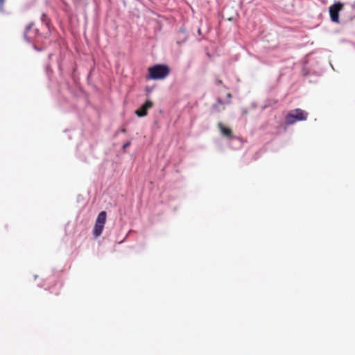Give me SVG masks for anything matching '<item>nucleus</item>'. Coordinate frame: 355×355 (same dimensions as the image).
<instances>
[{
    "mask_svg": "<svg viewBox=\"0 0 355 355\" xmlns=\"http://www.w3.org/2000/svg\"><path fill=\"white\" fill-rule=\"evenodd\" d=\"M307 117V112L300 108H296L288 112L285 118V123L287 125H292L297 121H306Z\"/></svg>",
    "mask_w": 355,
    "mask_h": 355,
    "instance_id": "obj_1",
    "label": "nucleus"
},
{
    "mask_svg": "<svg viewBox=\"0 0 355 355\" xmlns=\"http://www.w3.org/2000/svg\"><path fill=\"white\" fill-rule=\"evenodd\" d=\"M148 72L149 79H163L169 73V69L165 65L157 64L149 68Z\"/></svg>",
    "mask_w": 355,
    "mask_h": 355,
    "instance_id": "obj_2",
    "label": "nucleus"
},
{
    "mask_svg": "<svg viewBox=\"0 0 355 355\" xmlns=\"http://www.w3.org/2000/svg\"><path fill=\"white\" fill-rule=\"evenodd\" d=\"M344 3L340 1H335L329 8V12L331 21L336 24H344V21H340V12L343 9Z\"/></svg>",
    "mask_w": 355,
    "mask_h": 355,
    "instance_id": "obj_3",
    "label": "nucleus"
},
{
    "mask_svg": "<svg viewBox=\"0 0 355 355\" xmlns=\"http://www.w3.org/2000/svg\"><path fill=\"white\" fill-rule=\"evenodd\" d=\"M106 212L105 211H101L98 215L93 230V234L95 237H98L102 234L105 223L106 222Z\"/></svg>",
    "mask_w": 355,
    "mask_h": 355,
    "instance_id": "obj_4",
    "label": "nucleus"
},
{
    "mask_svg": "<svg viewBox=\"0 0 355 355\" xmlns=\"http://www.w3.org/2000/svg\"><path fill=\"white\" fill-rule=\"evenodd\" d=\"M153 107V103L147 101L139 109L135 111V114L139 116H145L147 114V110Z\"/></svg>",
    "mask_w": 355,
    "mask_h": 355,
    "instance_id": "obj_5",
    "label": "nucleus"
},
{
    "mask_svg": "<svg viewBox=\"0 0 355 355\" xmlns=\"http://www.w3.org/2000/svg\"><path fill=\"white\" fill-rule=\"evenodd\" d=\"M220 133L226 137H230L232 135V131L230 128L224 126L222 123L218 124Z\"/></svg>",
    "mask_w": 355,
    "mask_h": 355,
    "instance_id": "obj_6",
    "label": "nucleus"
},
{
    "mask_svg": "<svg viewBox=\"0 0 355 355\" xmlns=\"http://www.w3.org/2000/svg\"><path fill=\"white\" fill-rule=\"evenodd\" d=\"M302 70H303V72H304V75L306 76L308 75L311 71L307 69V67L306 65H304L303 67H302Z\"/></svg>",
    "mask_w": 355,
    "mask_h": 355,
    "instance_id": "obj_7",
    "label": "nucleus"
},
{
    "mask_svg": "<svg viewBox=\"0 0 355 355\" xmlns=\"http://www.w3.org/2000/svg\"><path fill=\"white\" fill-rule=\"evenodd\" d=\"M222 103H223L222 101L219 100L218 103L216 105V107L218 111H220L222 110V108H220V105H222Z\"/></svg>",
    "mask_w": 355,
    "mask_h": 355,
    "instance_id": "obj_8",
    "label": "nucleus"
},
{
    "mask_svg": "<svg viewBox=\"0 0 355 355\" xmlns=\"http://www.w3.org/2000/svg\"><path fill=\"white\" fill-rule=\"evenodd\" d=\"M130 146V141H128V142L125 143V144L123 145V148H128V146Z\"/></svg>",
    "mask_w": 355,
    "mask_h": 355,
    "instance_id": "obj_9",
    "label": "nucleus"
},
{
    "mask_svg": "<svg viewBox=\"0 0 355 355\" xmlns=\"http://www.w3.org/2000/svg\"><path fill=\"white\" fill-rule=\"evenodd\" d=\"M30 28H31V25H29V26H27V28H26V31L25 34H24V36H25V37H26V38L27 37V31H28V29H30Z\"/></svg>",
    "mask_w": 355,
    "mask_h": 355,
    "instance_id": "obj_10",
    "label": "nucleus"
},
{
    "mask_svg": "<svg viewBox=\"0 0 355 355\" xmlns=\"http://www.w3.org/2000/svg\"><path fill=\"white\" fill-rule=\"evenodd\" d=\"M4 0H0V10L1 9Z\"/></svg>",
    "mask_w": 355,
    "mask_h": 355,
    "instance_id": "obj_11",
    "label": "nucleus"
},
{
    "mask_svg": "<svg viewBox=\"0 0 355 355\" xmlns=\"http://www.w3.org/2000/svg\"><path fill=\"white\" fill-rule=\"evenodd\" d=\"M227 98H230L231 96V94H227Z\"/></svg>",
    "mask_w": 355,
    "mask_h": 355,
    "instance_id": "obj_12",
    "label": "nucleus"
},
{
    "mask_svg": "<svg viewBox=\"0 0 355 355\" xmlns=\"http://www.w3.org/2000/svg\"><path fill=\"white\" fill-rule=\"evenodd\" d=\"M267 106L266 105H264V106H262V110L265 109Z\"/></svg>",
    "mask_w": 355,
    "mask_h": 355,
    "instance_id": "obj_13",
    "label": "nucleus"
},
{
    "mask_svg": "<svg viewBox=\"0 0 355 355\" xmlns=\"http://www.w3.org/2000/svg\"><path fill=\"white\" fill-rule=\"evenodd\" d=\"M252 106L255 107H256V105L253 103H252Z\"/></svg>",
    "mask_w": 355,
    "mask_h": 355,
    "instance_id": "obj_14",
    "label": "nucleus"
}]
</instances>
